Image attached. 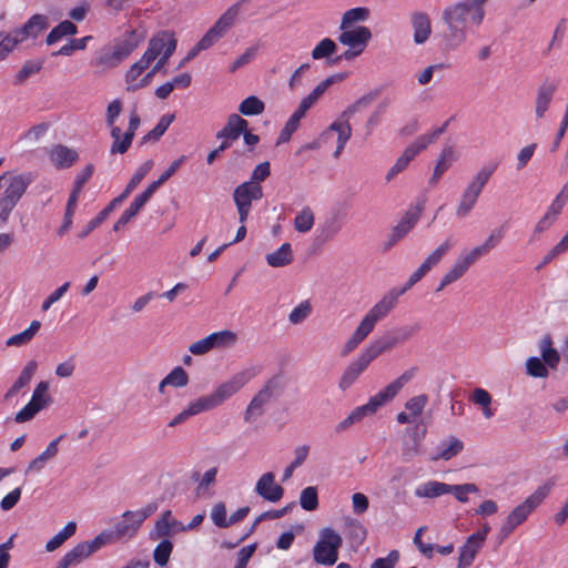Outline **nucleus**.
Masks as SVG:
<instances>
[{"label": "nucleus", "mask_w": 568, "mask_h": 568, "mask_svg": "<svg viewBox=\"0 0 568 568\" xmlns=\"http://www.w3.org/2000/svg\"><path fill=\"white\" fill-rule=\"evenodd\" d=\"M487 0H463L444 9L442 19L447 26L445 40L448 47L457 48L467 38V24L479 26L485 18Z\"/></svg>", "instance_id": "1"}, {"label": "nucleus", "mask_w": 568, "mask_h": 568, "mask_svg": "<svg viewBox=\"0 0 568 568\" xmlns=\"http://www.w3.org/2000/svg\"><path fill=\"white\" fill-rule=\"evenodd\" d=\"M418 373V367L413 366L406 369L395 381L372 396L368 402L356 407L344 420L336 426V432H343L351 425L361 422L365 416L373 415L378 408L396 397L400 389L409 383Z\"/></svg>", "instance_id": "2"}, {"label": "nucleus", "mask_w": 568, "mask_h": 568, "mask_svg": "<svg viewBox=\"0 0 568 568\" xmlns=\"http://www.w3.org/2000/svg\"><path fill=\"white\" fill-rule=\"evenodd\" d=\"M402 292L389 290L363 317L356 329L345 342L342 355L352 353L374 331L375 325L384 320L397 305Z\"/></svg>", "instance_id": "3"}, {"label": "nucleus", "mask_w": 568, "mask_h": 568, "mask_svg": "<svg viewBox=\"0 0 568 568\" xmlns=\"http://www.w3.org/2000/svg\"><path fill=\"white\" fill-rule=\"evenodd\" d=\"M554 486L555 483L552 480H547L510 511L499 529V542H503L508 538L509 535L528 518V516L547 498Z\"/></svg>", "instance_id": "4"}, {"label": "nucleus", "mask_w": 568, "mask_h": 568, "mask_svg": "<svg viewBox=\"0 0 568 568\" xmlns=\"http://www.w3.org/2000/svg\"><path fill=\"white\" fill-rule=\"evenodd\" d=\"M285 388V378L282 374L272 376L252 398L244 412V420L252 423L264 414V406Z\"/></svg>", "instance_id": "5"}, {"label": "nucleus", "mask_w": 568, "mask_h": 568, "mask_svg": "<svg viewBox=\"0 0 568 568\" xmlns=\"http://www.w3.org/2000/svg\"><path fill=\"white\" fill-rule=\"evenodd\" d=\"M448 125V121H446L440 128L434 130L429 134L419 135L414 142H412L402 153V155L396 160L395 164L389 169L386 174V181L389 182L393 180L398 173L404 171L409 162L422 151L427 149L429 144L435 142L440 134L446 131Z\"/></svg>", "instance_id": "6"}, {"label": "nucleus", "mask_w": 568, "mask_h": 568, "mask_svg": "<svg viewBox=\"0 0 568 568\" xmlns=\"http://www.w3.org/2000/svg\"><path fill=\"white\" fill-rule=\"evenodd\" d=\"M32 172H23L10 179L2 196L0 197V219L7 221L9 214L26 193L29 185L34 181Z\"/></svg>", "instance_id": "7"}, {"label": "nucleus", "mask_w": 568, "mask_h": 568, "mask_svg": "<svg viewBox=\"0 0 568 568\" xmlns=\"http://www.w3.org/2000/svg\"><path fill=\"white\" fill-rule=\"evenodd\" d=\"M343 539L333 528H323L320 532V539L313 548V558L320 565H334L338 559V549L342 547Z\"/></svg>", "instance_id": "8"}, {"label": "nucleus", "mask_w": 568, "mask_h": 568, "mask_svg": "<svg viewBox=\"0 0 568 568\" xmlns=\"http://www.w3.org/2000/svg\"><path fill=\"white\" fill-rule=\"evenodd\" d=\"M111 541H113L111 539V534H109L108 530H103L92 540L82 541L75 545L60 559L55 568H69L78 565Z\"/></svg>", "instance_id": "9"}, {"label": "nucleus", "mask_w": 568, "mask_h": 568, "mask_svg": "<svg viewBox=\"0 0 568 568\" xmlns=\"http://www.w3.org/2000/svg\"><path fill=\"white\" fill-rule=\"evenodd\" d=\"M378 353L369 343L356 358H354L343 371L339 381L338 387L341 390H347L358 378L359 376L367 369L369 364L378 357Z\"/></svg>", "instance_id": "10"}, {"label": "nucleus", "mask_w": 568, "mask_h": 568, "mask_svg": "<svg viewBox=\"0 0 568 568\" xmlns=\"http://www.w3.org/2000/svg\"><path fill=\"white\" fill-rule=\"evenodd\" d=\"M246 1L247 0H240L231 6L197 42L200 48L206 50L217 42L232 28L240 13L242 4Z\"/></svg>", "instance_id": "11"}, {"label": "nucleus", "mask_w": 568, "mask_h": 568, "mask_svg": "<svg viewBox=\"0 0 568 568\" xmlns=\"http://www.w3.org/2000/svg\"><path fill=\"white\" fill-rule=\"evenodd\" d=\"M246 1L247 0H240L231 6L197 42L200 48L206 50L217 42L232 28L240 13L242 4Z\"/></svg>", "instance_id": "12"}, {"label": "nucleus", "mask_w": 568, "mask_h": 568, "mask_svg": "<svg viewBox=\"0 0 568 568\" xmlns=\"http://www.w3.org/2000/svg\"><path fill=\"white\" fill-rule=\"evenodd\" d=\"M245 372L233 375L229 381L222 383L213 393L200 397L206 410L222 405L226 399L236 394L247 382Z\"/></svg>", "instance_id": "13"}, {"label": "nucleus", "mask_w": 568, "mask_h": 568, "mask_svg": "<svg viewBox=\"0 0 568 568\" xmlns=\"http://www.w3.org/2000/svg\"><path fill=\"white\" fill-rule=\"evenodd\" d=\"M52 403L49 395V383L40 382L32 394L31 400L14 416L16 423H26L31 420L40 410L45 408Z\"/></svg>", "instance_id": "14"}, {"label": "nucleus", "mask_w": 568, "mask_h": 568, "mask_svg": "<svg viewBox=\"0 0 568 568\" xmlns=\"http://www.w3.org/2000/svg\"><path fill=\"white\" fill-rule=\"evenodd\" d=\"M237 335L229 329L220 331L207 335L206 337L192 343L189 351L193 355H204L213 348H222L235 344Z\"/></svg>", "instance_id": "15"}, {"label": "nucleus", "mask_w": 568, "mask_h": 568, "mask_svg": "<svg viewBox=\"0 0 568 568\" xmlns=\"http://www.w3.org/2000/svg\"><path fill=\"white\" fill-rule=\"evenodd\" d=\"M420 329L418 324L406 325L394 331L393 335H384L371 344L378 355L393 349L396 345L403 344L413 338Z\"/></svg>", "instance_id": "16"}, {"label": "nucleus", "mask_w": 568, "mask_h": 568, "mask_svg": "<svg viewBox=\"0 0 568 568\" xmlns=\"http://www.w3.org/2000/svg\"><path fill=\"white\" fill-rule=\"evenodd\" d=\"M372 39V31L368 27L358 26L354 29L342 30L337 40L339 43L349 48L364 51Z\"/></svg>", "instance_id": "17"}, {"label": "nucleus", "mask_w": 568, "mask_h": 568, "mask_svg": "<svg viewBox=\"0 0 568 568\" xmlns=\"http://www.w3.org/2000/svg\"><path fill=\"white\" fill-rule=\"evenodd\" d=\"M49 18L45 14L36 13L19 28L12 29L16 37L22 43L28 38L36 39L42 31L48 29Z\"/></svg>", "instance_id": "18"}, {"label": "nucleus", "mask_w": 568, "mask_h": 568, "mask_svg": "<svg viewBox=\"0 0 568 568\" xmlns=\"http://www.w3.org/2000/svg\"><path fill=\"white\" fill-rule=\"evenodd\" d=\"M255 493L267 501L276 503L283 497L284 488L275 483V475L268 471L257 480Z\"/></svg>", "instance_id": "19"}, {"label": "nucleus", "mask_w": 568, "mask_h": 568, "mask_svg": "<svg viewBox=\"0 0 568 568\" xmlns=\"http://www.w3.org/2000/svg\"><path fill=\"white\" fill-rule=\"evenodd\" d=\"M558 84L548 79L544 80L538 87L535 99V115L537 119H542L548 111L550 103L557 92Z\"/></svg>", "instance_id": "20"}, {"label": "nucleus", "mask_w": 568, "mask_h": 568, "mask_svg": "<svg viewBox=\"0 0 568 568\" xmlns=\"http://www.w3.org/2000/svg\"><path fill=\"white\" fill-rule=\"evenodd\" d=\"M263 197L261 184L254 182H243L237 185L233 192L235 205H242L252 209V202Z\"/></svg>", "instance_id": "21"}, {"label": "nucleus", "mask_w": 568, "mask_h": 568, "mask_svg": "<svg viewBox=\"0 0 568 568\" xmlns=\"http://www.w3.org/2000/svg\"><path fill=\"white\" fill-rule=\"evenodd\" d=\"M498 168V163H489L484 165L471 179L463 193L479 199L484 187L489 182L490 178L494 175Z\"/></svg>", "instance_id": "22"}, {"label": "nucleus", "mask_w": 568, "mask_h": 568, "mask_svg": "<svg viewBox=\"0 0 568 568\" xmlns=\"http://www.w3.org/2000/svg\"><path fill=\"white\" fill-rule=\"evenodd\" d=\"M141 525L138 523V519L132 516L121 517L118 519L112 528L106 529L109 534H111V539L114 540H128L135 537L140 529Z\"/></svg>", "instance_id": "23"}, {"label": "nucleus", "mask_w": 568, "mask_h": 568, "mask_svg": "<svg viewBox=\"0 0 568 568\" xmlns=\"http://www.w3.org/2000/svg\"><path fill=\"white\" fill-rule=\"evenodd\" d=\"M144 37L136 30L126 31L121 38L115 39L111 48L124 61L143 41Z\"/></svg>", "instance_id": "24"}, {"label": "nucleus", "mask_w": 568, "mask_h": 568, "mask_svg": "<svg viewBox=\"0 0 568 568\" xmlns=\"http://www.w3.org/2000/svg\"><path fill=\"white\" fill-rule=\"evenodd\" d=\"M423 210V202L410 205L404 213L400 221L393 227V230L395 231V235L402 236L404 239L414 229V226L420 219Z\"/></svg>", "instance_id": "25"}, {"label": "nucleus", "mask_w": 568, "mask_h": 568, "mask_svg": "<svg viewBox=\"0 0 568 568\" xmlns=\"http://www.w3.org/2000/svg\"><path fill=\"white\" fill-rule=\"evenodd\" d=\"M248 128V122L236 113L229 116L226 124L216 133L217 139H225L231 143Z\"/></svg>", "instance_id": "26"}, {"label": "nucleus", "mask_w": 568, "mask_h": 568, "mask_svg": "<svg viewBox=\"0 0 568 568\" xmlns=\"http://www.w3.org/2000/svg\"><path fill=\"white\" fill-rule=\"evenodd\" d=\"M410 23L414 29V42L416 44L425 43L432 33V24L428 14L425 12H414L410 17Z\"/></svg>", "instance_id": "27"}, {"label": "nucleus", "mask_w": 568, "mask_h": 568, "mask_svg": "<svg viewBox=\"0 0 568 568\" xmlns=\"http://www.w3.org/2000/svg\"><path fill=\"white\" fill-rule=\"evenodd\" d=\"M484 546L479 537L468 536L466 542L459 549L457 568H468L473 565L478 551Z\"/></svg>", "instance_id": "28"}, {"label": "nucleus", "mask_w": 568, "mask_h": 568, "mask_svg": "<svg viewBox=\"0 0 568 568\" xmlns=\"http://www.w3.org/2000/svg\"><path fill=\"white\" fill-rule=\"evenodd\" d=\"M49 155L57 169L70 168L79 160V154L75 150L62 144L54 145Z\"/></svg>", "instance_id": "29"}, {"label": "nucleus", "mask_w": 568, "mask_h": 568, "mask_svg": "<svg viewBox=\"0 0 568 568\" xmlns=\"http://www.w3.org/2000/svg\"><path fill=\"white\" fill-rule=\"evenodd\" d=\"M310 109L300 102L297 109L290 116L284 128L281 130L276 141V145L286 143L291 140L293 133L298 129L301 120L305 116Z\"/></svg>", "instance_id": "30"}, {"label": "nucleus", "mask_w": 568, "mask_h": 568, "mask_svg": "<svg viewBox=\"0 0 568 568\" xmlns=\"http://www.w3.org/2000/svg\"><path fill=\"white\" fill-rule=\"evenodd\" d=\"M349 119L351 118L341 116L339 120L333 122L328 128V131L337 132V146L334 152V158L336 159L341 155L347 141L352 136V126L349 124Z\"/></svg>", "instance_id": "31"}, {"label": "nucleus", "mask_w": 568, "mask_h": 568, "mask_svg": "<svg viewBox=\"0 0 568 568\" xmlns=\"http://www.w3.org/2000/svg\"><path fill=\"white\" fill-rule=\"evenodd\" d=\"M345 77H346L345 73H336V74H333V75L326 78L321 83H318L314 88V90L307 97H305L301 102L305 106L311 109L332 84H334L335 82H338V81H343L345 79Z\"/></svg>", "instance_id": "32"}, {"label": "nucleus", "mask_w": 568, "mask_h": 568, "mask_svg": "<svg viewBox=\"0 0 568 568\" xmlns=\"http://www.w3.org/2000/svg\"><path fill=\"white\" fill-rule=\"evenodd\" d=\"M174 53V44L170 43L168 50L164 51L163 55L158 60V62L154 64V67L135 84H130L126 87L128 91L134 92L139 89L145 88L150 84L151 79L154 77L156 72H159L168 59Z\"/></svg>", "instance_id": "33"}, {"label": "nucleus", "mask_w": 568, "mask_h": 568, "mask_svg": "<svg viewBox=\"0 0 568 568\" xmlns=\"http://www.w3.org/2000/svg\"><path fill=\"white\" fill-rule=\"evenodd\" d=\"M38 364L36 361H30L24 366V368L21 371L19 377L13 383V385L9 388V390L4 395V399L8 400L11 397L16 396L19 390L23 387H26L30 381L32 379L33 375L36 374Z\"/></svg>", "instance_id": "34"}, {"label": "nucleus", "mask_w": 568, "mask_h": 568, "mask_svg": "<svg viewBox=\"0 0 568 568\" xmlns=\"http://www.w3.org/2000/svg\"><path fill=\"white\" fill-rule=\"evenodd\" d=\"M109 129L112 138L110 153L112 155L126 153L133 142L132 135H129L126 132L123 133L120 126Z\"/></svg>", "instance_id": "35"}, {"label": "nucleus", "mask_w": 568, "mask_h": 568, "mask_svg": "<svg viewBox=\"0 0 568 568\" xmlns=\"http://www.w3.org/2000/svg\"><path fill=\"white\" fill-rule=\"evenodd\" d=\"M64 437V434L60 435L59 437H57L55 439H53L45 448L44 452H42L38 457H36L34 459H32L29 465H28V468H27V473L29 471H40L43 467H44V464L47 460L55 457V455L58 454V445H59V442Z\"/></svg>", "instance_id": "36"}, {"label": "nucleus", "mask_w": 568, "mask_h": 568, "mask_svg": "<svg viewBox=\"0 0 568 568\" xmlns=\"http://www.w3.org/2000/svg\"><path fill=\"white\" fill-rule=\"evenodd\" d=\"M293 252L290 243L282 244L275 252L265 256L267 264L272 267H283L293 262Z\"/></svg>", "instance_id": "37"}, {"label": "nucleus", "mask_w": 568, "mask_h": 568, "mask_svg": "<svg viewBox=\"0 0 568 568\" xmlns=\"http://www.w3.org/2000/svg\"><path fill=\"white\" fill-rule=\"evenodd\" d=\"M449 487H450L449 484L432 480V481H427L424 485L419 486L416 489L415 495L417 497H423V498H435V497H439L442 495L448 494Z\"/></svg>", "instance_id": "38"}, {"label": "nucleus", "mask_w": 568, "mask_h": 568, "mask_svg": "<svg viewBox=\"0 0 568 568\" xmlns=\"http://www.w3.org/2000/svg\"><path fill=\"white\" fill-rule=\"evenodd\" d=\"M464 449V444L457 437H449L448 442H443L438 448V454L434 456L433 460L444 459L449 460L457 456Z\"/></svg>", "instance_id": "39"}, {"label": "nucleus", "mask_w": 568, "mask_h": 568, "mask_svg": "<svg viewBox=\"0 0 568 568\" xmlns=\"http://www.w3.org/2000/svg\"><path fill=\"white\" fill-rule=\"evenodd\" d=\"M541 361L545 366L556 368L560 361V355L557 349L552 347V341L549 335L545 336L540 342Z\"/></svg>", "instance_id": "40"}, {"label": "nucleus", "mask_w": 568, "mask_h": 568, "mask_svg": "<svg viewBox=\"0 0 568 568\" xmlns=\"http://www.w3.org/2000/svg\"><path fill=\"white\" fill-rule=\"evenodd\" d=\"M174 115L173 114H164L159 120L158 124L148 132L144 136H142L140 144L144 145L149 142H156L161 139V136L165 133V131L169 129L170 124L173 122Z\"/></svg>", "instance_id": "41"}, {"label": "nucleus", "mask_w": 568, "mask_h": 568, "mask_svg": "<svg viewBox=\"0 0 568 568\" xmlns=\"http://www.w3.org/2000/svg\"><path fill=\"white\" fill-rule=\"evenodd\" d=\"M43 68V60H27L14 75L13 84L22 85L29 78L39 73Z\"/></svg>", "instance_id": "42"}, {"label": "nucleus", "mask_w": 568, "mask_h": 568, "mask_svg": "<svg viewBox=\"0 0 568 568\" xmlns=\"http://www.w3.org/2000/svg\"><path fill=\"white\" fill-rule=\"evenodd\" d=\"M78 32L77 26L69 21L64 20L60 22L57 27H54L49 34L47 36L45 43L48 45H52L62 39L65 36H73Z\"/></svg>", "instance_id": "43"}, {"label": "nucleus", "mask_w": 568, "mask_h": 568, "mask_svg": "<svg viewBox=\"0 0 568 568\" xmlns=\"http://www.w3.org/2000/svg\"><path fill=\"white\" fill-rule=\"evenodd\" d=\"M79 195L77 193L71 192L67 202L65 212L63 216V222L61 226L58 229V236H63L69 232L73 223V215L78 205Z\"/></svg>", "instance_id": "44"}, {"label": "nucleus", "mask_w": 568, "mask_h": 568, "mask_svg": "<svg viewBox=\"0 0 568 568\" xmlns=\"http://www.w3.org/2000/svg\"><path fill=\"white\" fill-rule=\"evenodd\" d=\"M121 62L122 60L110 45L101 49L98 57L91 62V64L103 69H112L118 67Z\"/></svg>", "instance_id": "45"}, {"label": "nucleus", "mask_w": 568, "mask_h": 568, "mask_svg": "<svg viewBox=\"0 0 568 568\" xmlns=\"http://www.w3.org/2000/svg\"><path fill=\"white\" fill-rule=\"evenodd\" d=\"M369 17V10L364 7L353 8L347 10L341 21L339 29L345 30L351 28L355 22H364Z\"/></svg>", "instance_id": "46"}, {"label": "nucleus", "mask_w": 568, "mask_h": 568, "mask_svg": "<svg viewBox=\"0 0 568 568\" xmlns=\"http://www.w3.org/2000/svg\"><path fill=\"white\" fill-rule=\"evenodd\" d=\"M205 410H206V408H205L204 404L202 403L201 398H197L194 402L190 403L187 408H185L181 413H179L169 423V427H176L178 425L185 423L190 417L197 415Z\"/></svg>", "instance_id": "47"}, {"label": "nucleus", "mask_w": 568, "mask_h": 568, "mask_svg": "<svg viewBox=\"0 0 568 568\" xmlns=\"http://www.w3.org/2000/svg\"><path fill=\"white\" fill-rule=\"evenodd\" d=\"M454 158V149L453 146H445L439 155V159L435 165L434 174L432 176V182L436 183L442 175L449 169L452 161Z\"/></svg>", "instance_id": "48"}, {"label": "nucleus", "mask_w": 568, "mask_h": 568, "mask_svg": "<svg viewBox=\"0 0 568 568\" xmlns=\"http://www.w3.org/2000/svg\"><path fill=\"white\" fill-rule=\"evenodd\" d=\"M264 110V102L256 95L247 97L239 105V112L245 116L260 115Z\"/></svg>", "instance_id": "49"}, {"label": "nucleus", "mask_w": 568, "mask_h": 568, "mask_svg": "<svg viewBox=\"0 0 568 568\" xmlns=\"http://www.w3.org/2000/svg\"><path fill=\"white\" fill-rule=\"evenodd\" d=\"M40 327H41V323L39 321H37V320L32 321L30 323V326L27 329H24L23 332H21L19 334L11 336L7 341V345L8 346H20V345H24V344L29 343L34 337V335L40 329Z\"/></svg>", "instance_id": "50"}, {"label": "nucleus", "mask_w": 568, "mask_h": 568, "mask_svg": "<svg viewBox=\"0 0 568 568\" xmlns=\"http://www.w3.org/2000/svg\"><path fill=\"white\" fill-rule=\"evenodd\" d=\"M20 44V41L16 37L13 30L0 32V61L6 60Z\"/></svg>", "instance_id": "51"}, {"label": "nucleus", "mask_w": 568, "mask_h": 568, "mask_svg": "<svg viewBox=\"0 0 568 568\" xmlns=\"http://www.w3.org/2000/svg\"><path fill=\"white\" fill-rule=\"evenodd\" d=\"M468 268L457 258L452 268L442 277L436 292L443 291L447 285L458 281Z\"/></svg>", "instance_id": "52"}, {"label": "nucleus", "mask_w": 568, "mask_h": 568, "mask_svg": "<svg viewBox=\"0 0 568 568\" xmlns=\"http://www.w3.org/2000/svg\"><path fill=\"white\" fill-rule=\"evenodd\" d=\"M366 528L356 519H351L347 524V538L356 548L362 546L366 539Z\"/></svg>", "instance_id": "53"}, {"label": "nucleus", "mask_w": 568, "mask_h": 568, "mask_svg": "<svg viewBox=\"0 0 568 568\" xmlns=\"http://www.w3.org/2000/svg\"><path fill=\"white\" fill-rule=\"evenodd\" d=\"M314 213L310 206H305L298 212L294 219V227L300 233H306L312 230L314 225Z\"/></svg>", "instance_id": "54"}, {"label": "nucleus", "mask_w": 568, "mask_h": 568, "mask_svg": "<svg viewBox=\"0 0 568 568\" xmlns=\"http://www.w3.org/2000/svg\"><path fill=\"white\" fill-rule=\"evenodd\" d=\"M150 45L152 49L158 52V55H160L162 52L164 53L165 50H168L170 43L174 44V50L176 49V39L174 38V33L169 31H163L154 36L150 40Z\"/></svg>", "instance_id": "55"}, {"label": "nucleus", "mask_w": 568, "mask_h": 568, "mask_svg": "<svg viewBox=\"0 0 568 568\" xmlns=\"http://www.w3.org/2000/svg\"><path fill=\"white\" fill-rule=\"evenodd\" d=\"M300 505L304 510L313 511L318 507L317 488L308 486L301 491Z\"/></svg>", "instance_id": "56"}, {"label": "nucleus", "mask_w": 568, "mask_h": 568, "mask_svg": "<svg viewBox=\"0 0 568 568\" xmlns=\"http://www.w3.org/2000/svg\"><path fill=\"white\" fill-rule=\"evenodd\" d=\"M453 246L454 242L452 239H447L425 258L424 263L432 270L442 261Z\"/></svg>", "instance_id": "57"}, {"label": "nucleus", "mask_w": 568, "mask_h": 568, "mask_svg": "<svg viewBox=\"0 0 568 568\" xmlns=\"http://www.w3.org/2000/svg\"><path fill=\"white\" fill-rule=\"evenodd\" d=\"M337 50L336 43L329 39L325 38L321 40L316 47L312 50V58L314 60H321L324 58H329L333 55Z\"/></svg>", "instance_id": "58"}, {"label": "nucleus", "mask_w": 568, "mask_h": 568, "mask_svg": "<svg viewBox=\"0 0 568 568\" xmlns=\"http://www.w3.org/2000/svg\"><path fill=\"white\" fill-rule=\"evenodd\" d=\"M114 210L113 205L110 203L99 212V214L92 219L87 226L78 234V236L83 240L85 239L93 230H95L101 223H103L106 217L111 214V212Z\"/></svg>", "instance_id": "59"}, {"label": "nucleus", "mask_w": 568, "mask_h": 568, "mask_svg": "<svg viewBox=\"0 0 568 568\" xmlns=\"http://www.w3.org/2000/svg\"><path fill=\"white\" fill-rule=\"evenodd\" d=\"M172 550L173 544L169 539H163L153 551L154 561L161 567L165 566L169 562Z\"/></svg>", "instance_id": "60"}, {"label": "nucleus", "mask_w": 568, "mask_h": 568, "mask_svg": "<svg viewBox=\"0 0 568 568\" xmlns=\"http://www.w3.org/2000/svg\"><path fill=\"white\" fill-rule=\"evenodd\" d=\"M226 514L227 511L225 503L219 501L212 507L210 517L216 527L227 528L230 527V523Z\"/></svg>", "instance_id": "61"}, {"label": "nucleus", "mask_w": 568, "mask_h": 568, "mask_svg": "<svg viewBox=\"0 0 568 568\" xmlns=\"http://www.w3.org/2000/svg\"><path fill=\"white\" fill-rule=\"evenodd\" d=\"M312 313V305L310 301H303L292 310L288 315L291 324L297 325L303 323Z\"/></svg>", "instance_id": "62"}, {"label": "nucleus", "mask_w": 568, "mask_h": 568, "mask_svg": "<svg viewBox=\"0 0 568 568\" xmlns=\"http://www.w3.org/2000/svg\"><path fill=\"white\" fill-rule=\"evenodd\" d=\"M527 374L532 377L545 378L548 376V369L539 357H529L526 362Z\"/></svg>", "instance_id": "63"}, {"label": "nucleus", "mask_w": 568, "mask_h": 568, "mask_svg": "<svg viewBox=\"0 0 568 568\" xmlns=\"http://www.w3.org/2000/svg\"><path fill=\"white\" fill-rule=\"evenodd\" d=\"M165 383L178 388L184 387L189 383V376L181 366H178L165 376Z\"/></svg>", "instance_id": "64"}]
</instances>
